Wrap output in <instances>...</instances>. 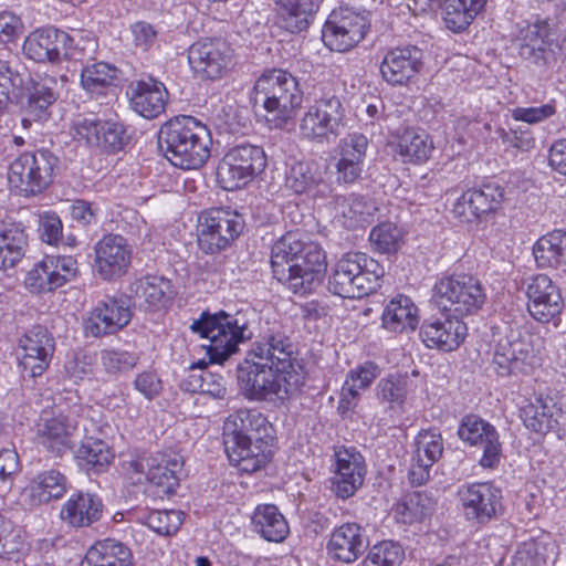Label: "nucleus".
Instances as JSON below:
<instances>
[{
    "label": "nucleus",
    "instance_id": "nucleus-9",
    "mask_svg": "<svg viewBox=\"0 0 566 566\" xmlns=\"http://www.w3.org/2000/svg\"><path fill=\"white\" fill-rule=\"evenodd\" d=\"M345 107L340 97L332 91L322 95L307 107L300 123L301 135L311 142L322 143L336 137L344 127Z\"/></svg>",
    "mask_w": 566,
    "mask_h": 566
},
{
    "label": "nucleus",
    "instance_id": "nucleus-45",
    "mask_svg": "<svg viewBox=\"0 0 566 566\" xmlns=\"http://www.w3.org/2000/svg\"><path fill=\"white\" fill-rule=\"evenodd\" d=\"M66 490V476L60 471L51 469L34 476L27 488V493L32 505H41L61 499Z\"/></svg>",
    "mask_w": 566,
    "mask_h": 566
},
{
    "label": "nucleus",
    "instance_id": "nucleus-57",
    "mask_svg": "<svg viewBox=\"0 0 566 566\" xmlns=\"http://www.w3.org/2000/svg\"><path fill=\"white\" fill-rule=\"evenodd\" d=\"M21 531L0 514V558L11 559L24 549Z\"/></svg>",
    "mask_w": 566,
    "mask_h": 566
},
{
    "label": "nucleus",
    "instance_id": "nucleus-8",
    "mask_svg": "<svg viewBox=\"0 0 566 566\" xmlns=\"http://www.w3.org/2000/svg\"><path fill=\"white\" fill-rule=\"evenodd\" d=\"M57 165L59 158L46 149L21 154L10 164L9 184L25 197L38 195L52 184Z\"/></svg>",
    "mask_w": 566,
    "mask_h": 566
},
{
    "label": "nucleus",
    "instance_id": "nucleus-30",
    "mask_svg": "<svg viewBox=\"0 0 566 566\" xmlns=\"http://www.w3.org/2000/svg\"><path fill=\"white\" fill-rule=\"evenodd\" d=\"M504 189L495 184L488 182L479 189H469L457 200L453 212L462 220L470 222L495 211L502 203Z\"/></svg>",
    "mask_w": 566,
    "mask_h": 566
},
{
    "label": "nucleus",
    "instance_id": "nucleus-13",
    "mask_svg": "<svg viewBox=\"0 0 566 566\" xmlns=\"http://www.w3.org/2000/svg\"><path fill=\"white\" fill-rule=\"evenodd\" d=\"M455 496L465 521L473 524L485 525L502 511V490L492 482L464 483Z\"/></svg>",
    "mask_w": 566,
    "mask_h": 566
},
{
    "label": "nucleus",
    "instance_id": "nucleus-3",
    "mask_svg": "<svg viewBox=\"0 0 566 566\" xmlns=\"http://www.w3.org/2000/svg\"><path fill=\"white\" fill-rule=\"evenodd\" d=\"M211 135L192 116H176L161 125L158 146L166 159L181 169H198L210 157Z\"/></svg>",
    "mask_w": 566,
    "mask_h": 566
},
{
    "label": "nucleus",
    "instance_id": "nucleus-19",
    "mask_svg": "<svg viewBox=\"0 0 566 566\" xmlns=\"http://www.w3.org/2000/svg\"><path fill=\"white\" fill-rule=\"evenodd\" d=\"M132 316L126 298L106 296L88 312L84 319V333L92 337L116 334L129 324Z\"/></svg>",
    "mask_w": 566,
    "mask_h": 566
},
{
    "label": "nucleus",
    "instance_id": "nucleus-14",
    "mask_svg": "<svg viewBox=\"0 0 566 566\" xmlns=\"http://www.w3.org/2000/svg\"><path fill=\"white\" fill-rule=\"evenodd\" d=\"M492 364L501 377L527 374L535 364L530 336L521 331H510L494 344Z\"/></svg>",
    "mask_w": 566,
    "mask_h": 566
},
{
    "label": "nucleus",
    "instance_id": "nucleus-33",
    "mask_svg": "<svg viewBox=\"0 0 566 566\" xmlns=\"http://www.w3.org/2000/svg\"><path fill=\"white\" fill-rule=\"evenodd\" d=\"M127 94L132 108L148 119L165 112L169 95L166 86L153 77L130 83Z\"/></svg>",
    "mask_w": 566,
    "mask_h": 566
},
{
    "label": "nucleus",
    "instance_id": "nucleus-34",
    "mask_svg": "<svg viewBox=\"0 0 566 566\" xmlns=\"http://www.w3.org/2000/svg\"><path fill=\"white\" fill-rule=\"evenodd\" d=\"M103 509L104 505L98 495L78 491L63 504L60 517L72 527H88L102 518Z\"/></svg>",
    "mask_w": 566,
    "mask_h": 566
},
{
    "label": "nucleus",
    "instance_id": "nucleus-53",
    "mask_svg": "<svg viewBox=\"0 0 566 566\" xmlns=\"http://www.w3.org/2000/svg\"><path fill=\"white\" fill-rule=\"evenodd\" d=\"M139 361L137 353L122 349H104L101 352L103 370L111 376H122L136 367Z\"/></svg>",
    "mask_w": 566,
    "mask_h": 566
},
{
    "label": "nucleus",
    "instance_id": "nucleus-18",
    "mask_svg": "<svg viewBox=\"0 0 566 566\" xmlns=\"http://www.w3.org/2000/svg\"><path fill=\"white\" fill-rule=\"evenodd\" d=\"M523 287L527 297L528 313L534 319L549 323L560 315L564 300L559 287L548 275H532L524 280Z\"/></svg>",
    "mask_w": 566,
    "mask_h": 566
},
{
    "label": "nucleus",
    "instance_id": "nucleus-36",
    "mask_svg": "<svg viewBox=\"0 0 566 566\" xmlns=\"http://www.w3.org/2000/svg\"><path fill=\"white\" fill-rule=\"evenodd\" d=\"M28 249V234L22 222L6 218L0 222V270L14 268Z\"/></svg>",
    "mask_w": 566,
    "mask_h": 566
},
{
    "label": "nucleus",
    "instance_id": "nucleus-17",
    "mask_svg": "<svg viewBox=\"0 0 566 566\" xmlns=\"http://www.w3.org/2000/svg\"><path fill=\"white\" fill-rule=\"evenodd\" d=\"M232 49L221 39L195 42L188 49L191 70L202 80L221 78L232 66Z\"/></svg>",
    "mask_w": 566,
    "mask_h": 566
},
{
    "label": "nucleus",
    "instance_id": "nucleus-40",
    "mask_svg": "<svg viewBox=\"0 0 566 566\" xmlns=\"http://www.w3.org/2000/svg\"><path fill=\"white\" fill-rule=\"evenodd\" d=\"M331 198L329 205L335 210V217L348 229L363 224L377 211L375 202L361 195L343 197L332 193Z\"/></svg>",
    "mask_w": 566,
    "mask_h": 566
},
{
    "label": "nucleus",
    "instance_id": "nucleus-49",
    "mask_svg": "<svg viewBox=\"0 0 566 566\" xmlns=\"http://www.w3.org/2000/svg\"><path fill=\"white\" fill-rule=\"evenodd\" d=\"M433 150L431 137L422 129L407 128L398 139L397 151L403 161L421 164Z\"/></svg>",
    "mask_w": 566,
    "mask_h": 566
},
{
    "label": "nucleus",
    "instance_id": "nucleus-39",
    "mask_svg": "<svg viewBox=\"0 0 566 566\" xmlns=\"http://www.w3.org/2000/svg\"><path fill=\"white\" fill-rule=\"evenodd\" d=\"M381 322L392 333L412 332L419 324V310L409 296L398 294L386 304Z\"/></svg>",
    "mask_w": 566,
    "mask_h": 566
},
{
    "label": "nucleus",
    "instance_id": "nucleus-47",
    "mask_svg": "<svg viewBox=\"0 0 566 566\" xmlns=\"http://www.w3.org/2000/svg\"><path fill=\"white\" fill-rule=\"evenodd\" d=\"M54 85L53 78L33 83L28 94V103L24 108L28 117L22 119L23 126L30 124L31 120L41 122L48 118V108L57 99Z\"/></svg>",
    "mask_w": 566,
    "mask_h": 566
},
{
    "label": "nucleus",
    "instance_id": "nucleus-63",
    "mask_svg": "<svg viewBox=\"0 0 566 566\" xmlns=\"http://www.w3.org/2000/svg\"><path fill=\"white\" fill-rule=\"evenodd\" d=\"M45 259L28 272L25 285L32 293H45L55 291V282L50 273Z\"/></svg>",
    "mask_w": 566,
    "mask_h": 566
},
{
    "label": "nucleus",
    "instance_id": "nucleus-48",
    "mask_svg": "<svg viewBox=\"0 0 566 566\" xmlns=\"http://www.w3.org/2000/svg\"><path fill=\"white\" fill-rule=\"evenodd\" d=\"M436 500L426 492L415 491L406 494L395 506V515L405 524L422 522L431 516Z\"/></svg>",
    "mask_w": 566,
    "mask_h": 566
},
{
    "label": "nucleus",
    "instance_id": "nucleus-23",
    "mask_svg": "<svg viewBox=\"0 0 566 566\" xmlns=\"http://www.w3.org/2000/svg\"><path fill=\"white\" fill-rule=\"evenodd\" d=\"M335 470L332 491L343 500L352 497L363 485L366 475L364 457L355 448L340 447L335 450Z\"/></svg>",
    "mask_w": 566,
    "mask_h": 566
},
{
    "label": "nucleus",
    "instance_id": "nucleus-11",
    "mask_svg": "<svg viewBox=\"0 0 566 566\" xmlns=\"http://www.w3.org/2000/svg\"><path fill=\"white\" fill-rule=\"evenodd\" d=\"M243 228L244 220L237 211L223 208L202 211L198 217V244L205 253H218L227 249Z\"/></svg>",
    "mask_w": 566,
    "mask_h": 566
},
{
    "label": "nucleus",
    "instance_id": "nucleus-59",
    "mask_svg": "<svg viewBox=\"0 0 566 566\" xmlns=\"http://www.w3.org/2000/svg\"><path fill=\"white\" fill-rule=\"evenodd\" d=\"M45 261L57 289L73 281L78 274L77 261L71 255H50Z\"/></svg>",
    "mask_w": 566,
    "mask_h": 566
},
{
    "label": "nucleus",
    "instance_id": "nucleus-1",
    "mask_svg": "<svg viewBox=\"0 0 566 566\" xmlns=\"http://www.w3.org/2000/svg\"><path fill=\"white\" fill-rule=\"evenodd\" d=\"M305 369L292 333L280 323L266 324L238 365L244 396L255 401H286L301 392Z\"/></svg>",
    "mask_w": 566,
    "mask_h": 566
},
{
    "label": "nucleus",
    "instance_id": "nucleus-4",
    "mask_svg": "<svg viewBox=\"0 0 566 566\" xmlns=\"http://www.w3.org/2000/svg\"><path fill=\"white\" fill-rule=\"evenodd\" d=\"M249 315L254 316V312L238 311L230 314L220 311L214 314L202 313L199 319L193 321L191 331L209 340L202 347L206 348L210 363L223 364L239 350V344L251 339Z\"/></svg>",
    "mask_w": 566,
    "mask_h": 566
},
{
    "label": "nucleus",
    "instance_id": "nucleus-21",
    "mask_svg": "<svg viewBox=\"0 0 566 566\" xmlns=\"http://www.w3.org/2000/svg\"><path fill=\"white\" fill-rule=\"evenodd\" d=\"M285 187L295 195H306L315 200L328 199L333 193L327 167L316 160H300L291 165L286 171Z\"/></svg>",
    "mask_w": 566,
    "mask_h": 566
},
{
    "label": "nucleus",
    "instance_id": "nucleus-7",
    "mask_svg": "<svg viewBox=\"0 0 566 566\" xmlns=\"http://www.w3.org/2000/svg\"><path fill=\"white\" fill-rule=\"evenodd\" d=\"M432 297L440 310L460 317L479 311L486 301L479 279L470 274H453L440 279Z\"/></svg>",
    "mask_w": 566,
    "mask_h": 566
},
{
    "label": "nucleus",
    "instance_id": "nucleus-10",
    "mask_svg": "<svg viewBox=\"0 0 566 566\" xmlns=\"http://www.w3.org/2000/svg\"><path fill=\"white\" fill-rule=\"evenodd\" d=\"M266 167L262 147L242 144L232 147L218 166V180L229 191L240 189L259 176Z\"/></svg>",
    "mask_w": 566,
    "mask_h": 566
},
{
    "label": "nucleus",
    "instance_id": "nucleus-60",
    "mask_svg": "<svg viewBox=\"0 0 566 566\" xmlns=\"http://www.w3.org/2000/svg\"><path fill=\"white\" fill-rule=\"evenodd\" d=\"M69 39L62 52V60L83 61L87 55L95 52L96 41L91 34H84L82 31L69 33Z\"/></svg>",
    "mask_w": 566,
    "mask_h": 566
},
{
    "label": "nucleus",
    "instance_id": "nucleus-5",
    "mask_svg": "<svg viewBox=\"0 0 566 566\" xmlns=\"http://www.w3.org/2000/svg\"><path fill=\"white\" fill-rule=\"evenodd\" d=\"M251 101L266 112L269 120L281 126L291 120L303 102L297 78L286 70L268 69L256 78Z\"/></svg>",
    "mask_w": 566,
    "mask_h": 566
},
{
    "label": "nucleus",
    "instance_id": "nucleus-54",
    "mask_svg": "<svg viewBox=\"0 0 566 566\" xmlns=\"http://www.w3.org/2000/svg\"><path fill=\"white\" fill-rule=\"evenodd\" d=\"M443 453V440L440 432L426 430L416 438V458L418 461L434 464Z\"/></svg>",
    "mask_w": 566,
    "mask_h": 566
},
{
    "label": "nucleus",
    "instance_id": "nucleus-37",
    "mask_svg": "<svg viewBox=\"0 0 566 566\" xmlns=\"http://www.w3.org/2000/svg\"><path fill=\"white\" fill-rule=\"evenodd\" d=\"M120 71L106 62L87 63L81 71V87L91 97L115 95L119 83Z\"/></svg>",
    "mask_w": 566,
    "mask_h": 566
},
{
    "label": "nucleus",
    "instance_id": "nucleus-32",
    "mask_svg": "<svg viewBox=\"0 0 566 566\" xmlns=\"http://www.w3.org/2000/svg\"><path fill=\"white\" fill-rule=\"evenodd\" d=\"M69 33L54 27L41 28L31 32L24 40V55L38 63H60Z\"/></svg>",
    "mask_w": 566,
    "mask_h": 566
},
{
    "label": "nucleus",
    "instance_id": "nucleus-27",
    "mask_svg": "<svg viewBox=\"0 0 566 566\" xmlns=\"http://www.w3.org/2000/svg\"><path fill=\"white\" fill-rule=\"evenodd\" d=\"M467 325L455 315L431 317L422 322L419 336L428 348L457 349L467 336Z\"/></svg>",
    "mask_w": 566,
    "mask_h": 566
},
{
    "label": "nucleus",
    "instance_id": "nucleus-29",
    "mask_svg": "<svg viewBox=\"0 0 566 566\" xmlns=\"http://www.w3.org/2000/svg\"><path fill=\"white\" fill-rule=\"evenodd\" d=\"M368 546L369 539L364 527L357 523H345L332 532L326 549L332 559L350 564L356 562Z\"/></svg>",
    "mask_w": 566,
    "mask_h": 566
},
{
    "label": "nucleus",
    "instance_id": "nucleus-42",
    "mask_svg": "<svg viewBox=\"0 0 566 566\" xmlns=\"http://www.w3.org/2000/svg\"><path fill=\"white\" fill-rule=\"evenodd\" d=\"M533 255L538 268L566 272V230L555 229L537 239Z\"/></svg>",
    "mask_w": 566,
    "mask_h": 566
},
{
    "label": "nucleus",
    "instance_id": "nucleus-24",
    "mask_svg": "<svg viewBox=\"0 0 566 566\" xmlns=\"http://www.w3.org/2000/svg\"><path fill=\"white\" fill-rule=\"evenodd\" d=\"M74 137L105 151L122 150L129 142L126 127L113 120L83 118L74 124Z\"/></svg>",
    "mask_w": 566,
    "mask_h": 566
},
{
    "label": "nucleus",
    "instance_id": "nucleus-64",
    "mask_svg": "<svg viewBox=\"0 0 566 566\" xmlns=\"http://www.w3.org/2000/svg\"><path fill=\"white\" fill-rule=\"evenodd\" d=\"M542 549V544L535 539L522 543L514 555L513 565L541 566L545 563V556Z\"/></svg>",
    "mask_w": 566,
    "mask_h": 566
},
{
    "label": "nucleus",
    "instance_id": "nucleus-61",
    "mask_svg": "<svg viewBox=\"0 0 566 566\" xmlns=\"http://www.w3.org/2000/svg\"><path fill=\"white\" fill-rule=\"evenodd\" d=\"M368 147V139L363 134H350L340 139L337 146L339 160L347 159L364 165L366 150Z\"/></svg>",
    "mask_w": 566,
    "mask_h": 566
},
{
    "label": "nucleus",
    "instance_id": "nucleus-16",
    "mask_svg": "<svg viewBox=\"0 0 566 566\" xmlns=\"http://www.w3.org/2000/svg\"><path fill=\"white\" fill-rule=\"evenodd\" d=\"M459 438L470 447L482 450L479 464L483 469H495L502 458V443L496 428L476 415H467L458 428Z\"/></svg>",
    "mask_w": 566,
    "mask_h": 566
},
{
    "label": "nucleus",
    "instance_id": "nucleus-44",
    "mask_svg": "<svg viewBox=\"0 0 566 566\" xmlns=\"http://www.w3.org/2000/svg\"><path fill=\"white\" fill-rule=\"evenodd\" d=\"M76 427L64 417L45 420L39 428L40 443L53 455L62 457L73 448Z\"/></svg>",
    "mask_w": 566,
    "mask_h": 566
},
{
    "label": "nucleus",
    "instance_id": "nucleus-55",
    "mask_svg": "<svg viewBox=\"0 0 566 566\" xmlns=\"http://www.w3.org/2000/svg\"><path fill=\"white\" fill-rule=\"evenodd\" d=\"M184 523V513L176 510L153 511L145 517V525L159 535L170 536Z\"/></svg>",
    "mask_w": 566,
    "mask_h": 566
},
{
    "label": "nucleus",
    "instance_id": "nucleus-28",
    "mask_svg": "<svg viewBox=\"0 0 566 566\" xmlns=\"http://www.w3.org/2000/svg\"><path fill=\"white\" fill-rule=\"evenodd\" d=\"M423 52L416 45L388 51L380 64L382 78L391 85H405L421 70Z\"/></svg>",
    "mask_w": 566,
    "mask_h": 566
},
{
    "label": "nucleus",
    "instance_id": "nucleus-15",
    "mask_svg": "<svg viewBox=\"0 0 566 566\" xmlns=\"http://www.w3.org/2000/svg\"><path fill=\"white\" fill-rule=\"evenodd\" d=\"M55 340L46 327L32 326L18 342V360L23 377L41 376L50 366Z\"/></svg>",
    "mask_w": 566,
    "mask_h": 566
},
{
    "label": "nucleus",
    "instance_id": "nucleus-12",
    "mask_svg": "<svg viewBox=\"0 0 566 566\" xmlns=\"http://www.w3.org/2000/svg\"><path fill=\"white\" fill-rule=\"evenodd\" d=\"M369 15V11L350 7L334 9L322 30L324 44L332 51H349L365 38L370 27Z\"/></svg>",
    "mask_w": 566,
    "mask_h": 566
},
{
    "label": "nucleus",
    "instance_id": "nucleus-22",
    "mask_svg": "<svg viewBox=\"0 0 566 566\" xmlns=\"http://www.w3.org/2000/svg\"><path fill=\"white\" fill-rule=\"evenodd\" d=\"M553 34L548 20L536 19L527 23L517 36L518 55L539 69H546L555 60Z\"/></svg>",
    "mask_w": 566,
    "mask_h": 566
},
{
    "label": "nucleus",
    "instance_id": "nucleus-58",
    "mask_svg": "<svg viewBox=\"0 0 566 566\" xmlns=\"http://www.w3.org/2000/svg\"><path fill=\"white\" fill-rule=\"evenodd\" d=\"M403 552L392 542H382L371 547L363 566H400Z\"/></svg>",
    "mask_w": 566,
    "mask_h": 566
},
{
    "label": "nucleus",
    "instance_id": "nucleus-50",
    "mask_svg": "<svg viewBox=\"0 0 566 566\" xmlns=\"http://www.w3.org/2000/svg\"><path fill=\"white\" fill-rule=\"evenodd\" d=\"M75 458L87 471L99 473L111 463L113 453L105 441L90 437L75 450Z\"/></svg>",
    "mask_w": 566,
    "mask_h": 566
},
{
    "label": "nucleus",
    "instance_id": "nucleus-62",
    "mask_svg": "<svg viewBox=\"0 0 566 566\" xmlns=\"http://www.w3.org/2000/svg\"><path fill=\"white\" fill-rule=\"evenodd\" d=\"M29 76L24 77L19 72L13 71L7 61L0 60V92L7 93L8 102L11 96L19 97L30 81Z\"/></svg>",
    "mask_w": 566,
    "mask_h": 566
},
{
    "label": "nucleus",
    "instance_id": "nucleus-25",
    "mask_svg": "<svg viewBox=\"0 0 566 566\" xmlns=\"http://www.w3.org/2000/svg\"><path fill=\"white\" fill-rule=\"evenodd\" d=\"M223 439L230 441L231 448L238 440L272 442L273 427L256 409H239L224 421Z\"/></svg>",
    "mask_w": 566,
    "mask_h": 566
},
{
    "label": "nucleus",
    "instance_id": "nucleus-38",
    "mask_svg": "<svg viewBox=\"0 0 566 566\" xmlns=\"http://www.w3.org/2000/svg\"><path fill=\"white\" fill-rule=\"evenodd\" d=\"M80 566H135V563L128 545L115 538H105L87 549Z\"/></svg>",
    "mask_w": 566,
    "mask_h": 566
},
{
    "label": "nucleus",
    "instance_id": "nucleus-20",
    "mask_svg": "<svg viewBox=\"0 0 566 566\" xmlns=\"http://www.w3.org/2000/svg\"><path fill=\"white\" fill-rule=\"evenodd\" d=\"M137 469L146 476L157 496L171 495L179 486V474L184 467L182 457L175 451L156 452L140 459Z\"/></svg>",
    "mask_w": 566,
    "mask_h": 566
},
{
    "label": "nucleus",
    "instance_id": "nucleus-46",
    "mask_svg": "<svg viewBox=\"0 0 566 566\" xmlns=\"http://www.w3.org/2000/svg\"><path fill=\"white\" fill-rule=\"evenodd\" d=\"M252 525L268 542L281 543L290 533L284 515L273 504L258 505L252 515Z\"/></svg>",
    "mask_w": 566,
    "mask_h": 566
},
{
    "label": "nucleus",
    "instance_id": "nucleus-41",
    "mask_svg": "<svg viewBox=\"0 0 566 566\" xmlns=\"http://www.w3.org/2000/svg\"><path fill=\"white\" fill-rule=\"evenodd\" d=\"M129 292L139 307L160 308L166 306L172 297L171 283L160 276H144L135 280Z\"/></svg>",
    "mask_w": 566,
    "mask_h": 566
},
{
    "label": "nucleus",
    "instance_id": "nucleus-51",
    "mask_svg": "<svg viewBox=\"0 0 566 566\" xmlns=\"http://www.w3.org/2000/svg\"><path fill=\"white\" fill-rule=\"evenodd\" d=\"M412 390V381L408 376L390 375L381 378L376 386L377 398L389 405L390 409L401 408Z\"/></svg>",
    "mask_w": 566,
    "mask_h": 566
},
{
    "label": "nucleus",
    "instance_id": "nucleus-43",
    "mask_svg": "<svg viewBox=\"0 0 566 566\" xmlns=\"http://www.w3.org/2000/svg\"><path fill=\"white\" fill-rule=\"evenodd\" d=\"M520 417L525 427L536 433L545 434L558 426L562 410L553 399L535 398L521 408Z\"/></svg>",
    "mask_w": 566,
    "mask_h": 566
},
{
    "label": "nucleus",
    "instance_id": "nucleus-2",
    "mask_svg": "<svg viewBox=\"0 0 566 566\" xmlns=\"http://www.w3.org/2000/svg\"><path fill=\"white\" fill-rule=\"evenodd\" d=\"M273 276L295 294L311 293L321 284L325 254L314 243H306L296 232L281 237L271 250Z\"/></svg>",
    "mask_w": 566,
    "mask_h": 566
},
{
    "label": "nucleus",
    "instance_id": "nucleus-31",
    "mask_svg": "<svg viewBox=\"0 0 566 566\" xmlns=\"http://www.w3.org/2000/svg\"><path fill=\"white\" fill-rule=\"evenodd\" d=\"M486 2L488 0H415L421 11L441 7L446 28L454 33L464 31Z\"/></svg>",
    "mask_w": 566,
    "mask_h": 566
},
{
    "label": "nucleus",
    "instance_id": "nucleus-35",
    "mask_svg": "<svg viewBox=\"0 0 566 566\" xmlns=\"http://www.w3.org/2000/svg\"><path fill=\"white\" fill-rule=\"evenodd\" d=\"M224 450L229 461L241 472L254 473L264 468L271 458L270 441H242L230 447V441L223 439Z\"/></svg>",
    "mask_w": 566,
    "mask_h": 566
},
{
    "label": "nucleus",
    "instance_id": "nucleus-56",
    "mask_svg": "<svg viewBox=\"0 0 566 566\" xmlns=\"http://www.w3.org/2000/svg\"><path fill=\"white\" fill-rule=\"evenodd\" d=\"M402 239L399 228L391 222H384L370 231L369 240L377 251L392 253L398 250Z\"/></svg>",
    "mask_w": 566,
    "mask_h": 566
},
{
    "label": "nucleus",
    "instance_id": "nucleus-6",
    "mask_svg": "<svg viewBox=\"0 0 566 566\" xmlns=\"http://www.w3.org/2000/svg\"><path fill=\"white\" fill-rule=\"evenodd\" d=\"M384 268L365 253L350 252L334 265L328 290L344 298H361L377 290Z\"/></svg>",
    "mask_w": 566,
    "mask_h": 566
},
{
    "label": "nucleus",
    "instance_id": "nucleus-26",
    "mask_svg": "<svg viewBox=\"0 0 566 566\" xmlns=\"http://www.w3.org/2000/svg\"><path fill=\"white\" fill-rule=\"evenodd\" d=\"M95 269L104 280L125 274L132 261L127 240L118 234H106L95 245Z\"/></svg>",
    "mask_w": 566,
    "mask_h": 566
},
{
    "label": "nucleus",
    "instance_id": "nucleus-52",
    "mask_svg": "<svg viewBox=\"0 0 566 566\" xmlns=\"http://www.w3.org/2000/svg\"><path fill=\"white\" fill-rule=\"evenodd\" d=\"M286 9L285 25L292 33L305 30L314 13L318 9V4L314 0H274Z\"/></svg>",
    "mask_w": 566,
    "mask_h": 566
}]
</instances>
